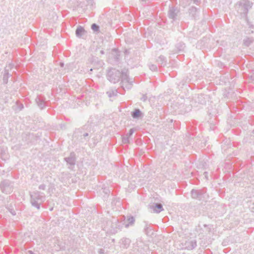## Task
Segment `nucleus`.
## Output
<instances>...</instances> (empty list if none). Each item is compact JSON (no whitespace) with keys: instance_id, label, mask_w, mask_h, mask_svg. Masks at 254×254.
Masks as SVG:
<instances>
[{"instance_id":"nucleus-24","label":"nucleus","mask_w":254,"mask_h":254,"mask_svg":"<svg viewBox=\"0 0 254 254\" xmlns=\"http://www.w3.org/2000/svg\"><path fill=\"white\" fill-rule=\"evenodd\" d=\"M254 42V39L253 37H246L243 40V45L246 47H249Z\"/></svg>"},{"instance_id":"nucleus-14","label":"nucleus","mask_w":254,"mask_h":254,"mask_svg":"<svg viewBox=\"0 0 254 254\" xmlns=\"http://www.w3.org/2000/svg\"><path fill=\"white\" fill-rule=\"evenodd\" d=\"M193 99L195 103L205 105L207 100V96L204 94H198L193 97Z\"/></svg>"},{"instance_id":"nucleus-2","label":"nucleus","mask_w":254,"mask_h":254,"mask_svg":"<svg viewBox=\"0 0 254 254\" xmlns=\"http://www.w3.org/2000/svg\"><path fill=\"white\" fill-rule=\"evenodd\" d=\"M30 197L31 205L37 209H40L41 205L45 200L44 193L39 191H35L30 194Z\"/></svg>"},{"instance_id":"nucleus-35","label":"nucleus","mask_w":254,"mask_h":254,"mask_svg":"<svg viewBox=\"0 0 254 254\" xmlns=\"http://www.w3.org/2000/svg\"><path fill=\"white\" fill-rule=\"evenodd\" d=\"M140 100L144 102H146L147 100V96L146 94H143L142 97L140 98Z\"/></svg>"},{"instance_id":"nucleus-21","label":"nucleus","mask_w":254,"mask_h":254,"mask_svg":"<svg viewBox=\"0 0 254 254\" xmlns=\"http://www.w3.org/2000/svg\"><path fill=\"white\" fill-rule=\"evenodd\" d=\"M127 223L125 224V227L128 228L129 226H133L135 222V218L131 215L127 216Z\"/></svg>"},{"instance_id":"nucleus-27","label":"nucleus","mask_w":254,"mask_h":254,"mask_svg":"<svg viewBox=\"0 0 254 254\" xmlns=\"http://www.w3.org/2000/svg\"><path fill=\"white\" fill-rule=\"evenodd\" d=\"M121 243L124 246V248H127L128 247L130 240L128 238H123L121 239Z\"/></svg>"},{"instance_id":"nucleus-34","label":"nucleus","mask_w":254,"mask_h":254,"mask_svg":"<svg viewBox=\"0 0 254 254\" xmlns=\"http://www.w3.org/2000/svg\"><path fill=\"white\" fill-rule=\"evenodd\" d=\"M134 131H135L134 128H130L129 129L128 132L127 133L126 135L129 137H130L133 134V133H134Z\"/></svg>"},{"instance_id":"nucleus-32","label":"nucleus","mask_w":254,"mask_h":254,"mask_svg":"<svg viewBox=\"0 0 254 254\" xmlns=\"http://www.w3.org/2000/svg\"><path fill=\"white\" fill-rule=\"evenodd\" d=\"M122 142L124 144H128L129 143V137L125 136L122 137Z\"/></svg>"},{"instance_id":"nucleus-10","label":"nucleus","mask_w":254,"mask_h":254,"mask_svg":"<svg viewBox=\"0 0 254 254\" xmlns=\"http://www.w3.org/2000/svg\"><path fill=\"white\" fill-rule=\"evenodd\" d=\"M180 12V9L176 6H169L168 11V16L170 19L175 21L177 19V16Z\"/></svg>"},{"instance_id":"nucleus-43","label":"nucleus","mask_w":254,"mask_h":254,"mask_svg":"<svg viewBox=\"0 0 254 254\" xmlns=\"http://www.w3.org/2000/svg\"><path fill=\"white\" fill-rule=\"evenodd\" d=\"M13 66H14V65L12 64H9V66L10 68H12Z\"/></svg>"},{"instance_id":"nucleus-6","label":"nucleus","mask_w":254,"mask_h":254,"mask_svg":"<svg viewBox=\"0 0 254 254\" xmlns=\"http://www.w3.org/2000/svg\"><path fill=\"white\" fill-rule=\"evenodd\" d=\"M1 191L5 194H10L13 191V183L8 180H4L0 183Z\"/></svg>"},{"instance_id":"nucleus-4","label":"nucleus","mask_w":254,"mask_h":254,"mask_svg":"<svg viewBox=\"0 0 254 254\" xmlns=\"http://www.w3.org/2000/svg\"><path fill=\"white\" fill-rule=\"evenodd\" d=\"M107 78L111 82L116 83L120 80L121 71L116 68H111L108 69Z\"/></svg>"},{"instance_id":"nucleus-17","label":"nucleus","mask_w":254,"mask_h":254,"mask_svg":"<svg viewBox=\"0 0 254 254\" xmlns=\"http://www.w3.org/2000/svg\"><path fill=\"white\" fill-rule=\"evenodd\" d=\"M6 209L12 215L15 216L16 214V205L15 204L7 203L5 204Z\"/></svg>"},{"instance_id":"nucleus-5","label":"nucleus","mask_w":254,"mask_h":254,"mask_svg":"<svg viewBox=\"0 0 254 254\" xmlns=\"http://www.w3.org/2000/svg\"><path fill=\"white\" fill-rule=\"evenodd\" d=\"M89 125H85L82 127L75 129L73 133V136L75 137H79L83 136V138H81V139H84L85 141H88L89 140V133L88 132V128Z\"/></svg>"},{"instance_id":"nucleus-8","label":"nucleus","mask_w":254,"mask_h":254,"mask_svg":"<svg viewBox=\"0 0 254 254\" xmlns=\"http://www.w3.org/2000/svg\"><path fill=\"white\" fill-rule=\"evenodd\" d=\"M206 190L207 189L206 188H203L199 190L192 189L190 191L191 197L194 199L198 200H202L204 198Z\"/></svg>"},{"instance_id":"nucleus-1","label":"nucleus","mask_w":254,"mask_h":254,"mask_svg":"<svg viewBox=\"0 0 254 254\" xmlns=\"http://www.w3.org/2000/svg\"><path fill=\"white\" fill-rule=\"evenodd\" d=\"M253 4L249 0H241L236 3L235 7L241 19L247 18L249 10Z\"/></svg>"},{"instance_id":"nucleus-40","label":"nucleus","mask_w":254,"mask_h":254,"mask_svg":"<svg viewBox=\"0 0 254 254\" xmlns=\"http://www.w3.org/2000/svg\"><path fill=\"white\" fill-rule=\"evenodd\" d=\"M124 53L125 55H128L130 53L129 50L128 49H126L124 51Z\"/></svg>"},{"instance_id":"nucleus-25","label":"nucleus","mask_w":254,"mask_h":254,"mask_svg":"<svg viewBox=\"0 0 254 254\" xmlns=\"http://www.w3.org/2000/svg\"><path fill=\"white\" fill-rule=\"evenodd\" d=\"M102 190H103V192L104 193L103 197L105 199H107L111 192V190L108 187H106L104 185L102 187Z\"/></svg>"},{"instance_id":"nucleus-42","label":"nucleus","mask_w":254,"mask_h":254,"mask_svg":"<svg viewBox=\"0 0 254 254\" xmlns=\"http://www.w3.org/2000/svg\"><path fill=\"white\" fill-rule=\"evenodd\" d=\"M100 53L101 55H104V54H105V52H104V51L103 50H101V51H100Z\"/></svg>"},{"instance_id":"nucleus-26","label":"nucleus","mask_w":254,"mask_h":254,"mask_svg":"<svg viewBox=\"0 0 254 254\" xmlns=\"http://www.w3.org/2000/svg\"><path fill=\"white\" fill-rule=\"evenodd\" d=\"M118 91L117 89H111L106 92L110 98L116 97L118 95Z\"/></svg>"},{"instance_id":"nucleus-46","label":"nucleus","mask_w":254,"mask_h":254,"mask_svg":"<svg viewBox=\"0 0 254 254\" xmlns=\"http://www.w3.org/2000/svg\"><path fill=\"white\" fill-rule=\"evenodd\" d=\"M113 51L117 52H118V49L116 48H114L113 49Z\"/></svg>"},{"instance_id":"nucleus-3","label":"nucleus","mask_w":254,"mask_h":254,"mask_svg":"<svg viewBox=\"0 0 254 254\" xmlns=\"http://www.w3.org/2000/svg\"><path fill=\"white\" fill-rule=\"evenodd\" d=\"M121 87L125 89H130L132 87L133 81L129 78L128 75V70L127 69H124L121 71Z\"/></svg>"},{"instance_id":"nucleus-38","label":"nucleus","mask_w":254,"mask_h":254,"mask_svg":"<svg viewBox=\"0 0 254 254\" xmlns=\"http://www.w3.org/2000/svg\"><path fill=\"white\" fill-rule=\"evenodd\" d=\"M5 154V150L3 147L0 148V155H3Z\"/></svg>"},{"instance_id":"nucleus-49","label":"nucleus","mask_w":254,"mask_h":254,"mask_svg":"<svg viewBox=\"0 0 254 254\" xmlns=\"http://www.w3.org/2000/svg\"><path fill=\"white\" fill-rule=\"evenodd\" d=\"M252 133L254 134V129L252 131Z\"/></svg>"},{"instance_id":"nucleus-48","label":"nucleus","mask_w":254,"mask_h":254,"mask_svg":"<svg viewBox=\"0 0 254 254\" xmlns=\"http://www.w3.org/2000/svg\"><path fill=\"white\" fill-rule=\"evenodd\" d=\"M203 226L204 227H206L207 226V225L206 224H204Z\"/></svg>"},{"instance_id":"nucleus-29","label":"nucleus","mask_w":254,"mask_h":254,"mask_svg":"<svg viewBox=\"0 0 254 254\" xmlns=\"http://www.w3.org/2000/svg\"><path fill=\"white\" fill-rule=\"evenodd\" d=\"M91 28L94 32L98 33L100 31V26L96 23H93Z\"/></svg>"},{"instance_id":"nucleus-37","label":"nucleus","mask_w":254,"mask_h":254,"mask_svg":"<svg viewBox=\"0 0 254 254\" xmlns=\"http://www.w3.org/2000/svg\"><path fill=\"white\" fill-rule=\"evenodd\" d=\"M46 185L45 184H41L39 186V189L41 190H45L46 189Z\"/></svg>"},{"instance_id":"nucleus-23","label":"nucleus","mask_w":254,"mask_h":254,"mask_svg":"<svg viewBox=\"0 0 254 254\" xmlns=\"http://www.w3.org/2000/svg\"><path fill=\"white\" fill-rule=\"evenodd\" d=\"M11 76L9 74L8 69L6 68H4V73L3 74L2 81L4 84H6L8 82V78Z\"/></svg>"},{"instance_id":"nucleus-33","label":"nucleus","mask_w":254,"mask_h":254,"mask_svg":"<svg viewBox=\"0 0 254 254\" xmlns=\"http://www.w3.org/2000/svg\"><path fill=\"white\" fill-rule=\"evenodd\" d=\"M16 104L17 105V108L19 111H21L24 108V106L23 104L19 103L18 102H16Z\"/></svg>"},{"instance_id":"nucleus-41","label":"nucleus","mask_w":254,"mask_h":254,"mask_svg":"<svg viewBox=\"0 0 254 254\" xmlns=\"http://www.w3.org/2000/svg\"><path fill=\"white\" fill-rule=\"evenodd\" d=\"M28 253L29 254H35V253H34L33 251H28Z\"/></svg>"},{"instance_id":"nucleus-16","label":"nucleus","mask_w":254,"mask_h":254,"mask_svg":"<svg viewBox=\"0 0 254 254\" xmlns=\"http://www.w3.org/2000/svg\"><path fill=\"white\" fill-rule=\"evenodd\" d=\"M131 115L134 119H142L144 116L143 113L138 108H135L131 112Z\"/></svg>"},{"instance_id":"nucleus-20","label":"nucleus","mask_w":254,"mask_h":254,"mask_svg":"<svg viewBox=\"0 0 254 254\" xmlns=\"http://www.w3.org/2000/svg\"><path fill=\"white\" fill-rule=\"evenodd\" d=\"M156 61L160 66H164L167 64L166 58L163 55H160L156 60Z\"/></svg>"},{"instance_id":"nucleus-31","label":"nucleus","mask_w":254,"mask_h":254,"mask_svg":"<svg viewBox=\"0 0 254 254\" xmlns=\"http://www.w3.org/2000/svg\"><path fill=\"white\" fill-rule=\"evenodd\" d=\"M245 21L247 22V25L249 26L250 28H254V25L251 22L249 21L248 17H247V18H244Z\"/></svg>"},{"instance_id":"nucleus-28","label":"nucleus","mask_w":254,"mask_h":254,"mask_svg":"<svg viewBox=\"0 0 254 254\" xmlns=\"http://www.w3.org/2000/svg\"><path fill=\"white\" fill-rule=\"evenodd\" d=\"M144 223L145 224L144 232L146 235H148L149 231H151L152 230V228L150 225L148 224L147 222L144 221Z\"/></svg>"},{"instance_id":"nucleus-45","label":"nucleus","mask_w":254,"mask_h":254,"mask_svg":"<svg viewBox=\"0 0 254 254\" xmlns=\"http://www.w3.org/2000/svg\"><path fill=\"white\" fill-rule=\"evenodd\" d=\"M64 64L63 63H60V66H61V67H63V66H64Z\"/></svg>"},{"instance_id":"nucleus-19","label":"nucleus","mask_w":254,"mask_h":254,"mask_svg":"<svg viewBox=\"0 0 254 254\" xmlns=\"http://www.w3.org/2000/svg\"><path fill=\"white\" fill-rule=\"evenodd\" d=\"M86 33V31L84 29V27L78 25L75 30V35L78 38H81L83 35Z\"/></svg>"},{"instance_id":"nucleus-18","label":"nucleus","mask_w":254,"mask_h":254,"mask_svg":"<svg viewBox=\"0 0 254 254\" xmlns=\"http://www.w3.org/2000/svg\"><path fill=\"white\" fill-rule=\"evenodd\" d=\"M150 208L153 210L154 212L160 213L163 210V207L162 204L160 203H154L150 206Z\"/></svg>"},{"instance_id":"nucleus-12","label":"nucleus","mask_w":254,"mask_h":254,"mask_svg":"<svg viewBox=\"0 0 254 254\" xmlns=\"http://www.w3.org/2000/svg\"><path fill=\"white\" fill-rule=\"evenodd\" d=\"M199 9L196 7L192 6L188 10V13L191 19L196 20L199 19Z\"/></svg>"},{"instance_id":"nucleus-13","label":"nucleus","mask_w":254,"mask_h":254,"mask_svg":"<svg viewBox=\"0 0 254 254\" xmlns=\"http://www.w3.org/2000/svg\"><path fill=\"white\" fill-rule=\"evenodd\" d=\"M45 100V97L42 95H38L35 98V102L41 110L44 109L47 106Z\"/></svg>"},{"instance_id":"nucleus-15","label":"nucleus","mask_w":254,"mask_h":254,"mask_svg":"<svg viewBox=\"0 0 254 254\" xmlns=\"http://www.w3.org/2000/svg\"><path fill=\"white\" fill-rule=\"evenodd\" d=\"M89 62L93 65H96L99 67L102 66L103 63L102 61L99 60L98 58L92 56L88 59Z\"/></svg>"},{"instance_id":"nucleus-44","label":"nucleus","mask_w":254,"mask_h":254,"mask_svg":"<svg viewBox=\"0 0 254 254\" xmlns=\"http://www.w3.org/2000/svg\"><path fill=\"white\" fill-rule=\"evenodd\" d=\"M204 175H205V176L206 178L207 179V177L206 176V175H207V172H204Z\"/></svg>"},{"instance_id":"nucleus-47","label":"nucleus","mask_w":254,"mask_h":254,"mask_svg":"<svg viewBox=\"0 0 254 254\" xmlns=\"http://www.w3.org/2000/svg\"><path fill=\"white\" fill-rule=\"evenodd\" d=\"M92 70H93V69L92 68H90V70H89V71L91 72V71H92Z\"/></svg>"},{"instance_id":"nucleus-50","label":"nucleus","mask_w":254,"mask_h":254,"mask_svg":"<svg viewBox=\"0 0 254 254\" xmlns=\"http://www.w3.org/2000/svg\"><path fill=\"white\" fill-rule=\"evenodd\" d=\"M112 241H113V242H114V241H115V240H114V239H113V240H112Z\"/></svg>"},{"instance_id":"nucleus-39","label":"nucleus","mask_w":254,"mask_h":254,"mask_svg":"<svg viewBox=\"0 0 254 254\" xmlns=\"http://www.w3.org/2000/svg\"><path fill=\"white\" fill-rule=\"evenodd\" d=\"M98 252L99 254H104L105 253V250L103 249H100Z\"/></svg>"},{"instance_id":"nucleus-30","label":"nucleus","mask_w":254,"mask_h":254,"mask_svg":"<svg viewBox=\"0 0 254 254\" xmlns=\"http://www.w3.org/2000/svg\"><path fill=\"white\" fill-rule=\"evenodd\" d=\"M149 69L152 71H157V66L155 64H150L148 65Z\"/></svg>"},{"instance_id":"nucleus-9","label":"nucleus","mask_w":254,"mask_h":254,"mask_svg":"<svg viewBox=\"0 0 254 254\" xmlns=\"http://www.w3.org/2000/svg\"><path fill=\"white\" fill-rule=\"evenodd\" d=\"M192 109V106L191 104L187 103H182L179 105L178 107V112L179 114H185L190 112Z\"/></svg>"},{"instance_id":"nucleus-7","label":"nucleus","mask_w":254,"mask_h":254,"mask_svg":"<svg viewBox=\"0 0 254 254\" xmlns=\"http://www.w3.org/2000/svg\"><path fill=\"white\" fill-rule=\"evenodd\" d=\"M76 160V154L73 151L70 152L68 156L64 158V160L66 163V165L68 166L67 168L71 170H72L74 168Z\"/></svg>"},{"instance_id":"nucleus-11","label":"nucleus","mask_w":254,"mask_h":254,"mask_svg":"<svg viewBox=\"0 0 254 254\" xmlns=\"http://www.w3.org/2000/svg\"><path fill=\"white\" fill-rule=\"evenodd\" d=\"M183 249L187 250H192L197 247V241L194 239H189L182 243Z\"/></svg>"},{"instance_id":"nucleus-22","label":"nucleus","mask_w":254,"mask_h":254,"mask_svg":"<svg viewBox=\"0 0 254 254\" xmlns=\"http://www.w3.org/2000/svg\"><path fill=\"white\" fill-rule=\"evenodd\" d=\"M185 47V44L183 42H179L176 44L174 51L175 52H183Z\"/></svg>"},{"instance_id":"nucleus-36","label":"nucleus","mask_w":254,"mask_h":254,"mask_svg":"<svg viewBox=\"0 0 254 254\" xmlns=\"http://www.w3.org/2000/svg\"><path fill=\"white\" fill-rule=\"evenodd\" d=\"M87 3L88 5L93 6L94 2L93 0H87Z\"/></svg>"}]
</instances>
